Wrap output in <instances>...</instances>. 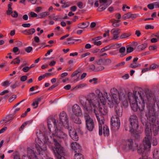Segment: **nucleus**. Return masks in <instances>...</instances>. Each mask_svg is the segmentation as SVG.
<instances>
[{
  "label": "nucleus",
  "instance_id": "obj_1",
  "mask_svg": "<svg viewBox=\"0 0 159 159\" xmlns=\"http://www.w3.org/2000/svg\"><path fill=\"white\" fill-rule=\"evenodd\" d=\"M80 102L84 111L90 113L93 111L99 123V133L101 135L102 125L104 124L105 121L103 115H106L108 112L107 109L104 106L105 104L101 103L93 93L88 95L85 101L81 100Z\"/></svg>",
  "mask_w": 159,
  "mask_h": 159
},
{
  "label": "nucleus",
  "instance_id": "obj_2",
  "mask_svg": "<svg viewBox=\"0 0 159 159\" xmlns=\"http://www.w3.org/2000/svg\"><path fill=\"white\" fill-rule=\"evenodd\" d=\"M128 96L131 108L134 111H137L138 109L141 111H143L147 100L149 101L151 99V96L149 94H147L146 96L143 95L137 91L133 93L128 92Z\"/></svg>",
  "mask_w": 159,
  "mask_h": 159
},
{
  "label": "nucleus",
  "instance_id": "obj_3",
  "mask_svg": "<svg viewBox=\"0 0 159 159\" xmlns=\"http://www.w3.org/2000/svg\"><path fill=\"white\" fill-rule=\"evenodd\" d=\"M52 124L54 125L55 129L52 134L53 137H55L59 139H64L66 137V134L63 131V126H61L58 124H57L56 120L54 118H51L48 120V125L50 131H51V129Z\"/></svg>",
  "mask_w": 159,
  "mask_h": 159
},
{
  "label": "nucleus",
  "instance_id": "obj_4",
  "mask_svg": "<svg viewBox=\"0 0 159 159\" xmlns=\"http://www.w3.org/2000/svg\"><path fill=\"white\" fill-rule=\"evenodd\" d=\"M146 115L149 120L152 126L153 134L155 136L158 133L159 128V121H156L155 113L152 108L148 109V112H146Z\"/></svg>",
  "mask_w": 159,
  "mask_h": 159
},
{
  "label": "nucleus",
  "instance_id": "obj_5",
  "mask_svg": "<svg viewBox=\"0 0 159 159\" xmlns=\"http://www.w3.org/2000/svg\"><path fill=\"white\" fill-rule=\"evenodd\" d=\"M129 120V131L133 134L135 138L139 139L140 138V134L143 131V130L142 129L139 131H137L139 126L137 117L135 115L131 116Z\"/></svg>",
  "mask_w": 159,
  "mask_h": 159
},
{
  "label": "nucleus",
  "instance_id": "obj_6",
  "mask_svg": "<svg viewBox=\"0 0 159 159\" xmlns=\"http://www.w3.org/2000/svg\"><path fill=\"white\" fill-rule=\"evenodd\" d=\"M36 144H35V148L37 150V153L39 155L43 154V153L47 149V144L49 145L51 143V141L48 137L44 138L43 142L41 141L40 139L39 138L36 140Z\"/></svg>",
  "mask_w": 159,
  "mask_h": 159
},
{
  "label": "nucleus",
  "instance_id": "obj_7",
  "mask_svg": "<svg viewBox=\"0 0 159 159\" xmlns=\"http://www.w3.org/2000/svg\"><path fill=\"white\" fill-rule=\"evenodd\" d=\"M114 90H115V93H112V95L113 100L114 102L117 105V104H118L121 101L124 106L127 107L128 105V102L124 93L122 92L119 93L116 89H114Z\"/></svg>",
  "mask_w": 159,
  "mask_h": 159
},
{
  "label": "nucleus",
  "instance_id": "obj_8",
  "mask_svg": "<svg viewBox=\"0 0 159 159\" xmlns=\"http://www.w3.org/2000/svg\"><path fill=\"white\" fill-rule=\"evenodd\" d=\"M54 147L52 148V150L57 159H65L62 156L65 154V150L63 147L57 140L53 139Z\"/></svg>",
  "mask_w": 159,
  "mask_h": 159
},
{
  "label": "nucleus",
  "instance_id": "obj_9",
  "mask_svg": "<svg viewBox=\"0 0 159 159\" xmlns=\"http://www.w3.org/2000/svg\"><path fill=\"white\" fill-rule=\"evenodd\" d=\"M151 139V138L148 137H145L144 138L143 140L144 148H141L140 147H139L138 149V151L139 153H142L145 150L148 151L150 150L152 144L150 140Z\"/></svg>",
  "mask_w": 159,
  "mask_h": 159
},
{
  "label": "nucleus",
  "instance_id": "obj_10",
  "mask_svg": "<svg viewBox=\"0 0 159 159\" xmlns=\"http://www.w3.org/2000/svg\"><path fill=\"white\" fill-rule=\"evenodd\" d=\"M123 148L126 150H131L134 151L138 149V144L134 142L131 139H128L123 143Z\"/></svg>",
  "mask_w": 159,
  "mask_h": 159
},
{
  "label": "nucleus",
  "instance_id": "obj_11",
  "mask_svg": "<svg viewBox=\"0 0 159 159\" xmlns=\"http://www.w3.org/2000/svg\"><path fill=\"white\" fill-rule=\"evenodd\" d=\"M60 121H57V124H59L61 126L68 127L69 126V120L68 116L64 111L61 113L59 115Z\"/></svg>",
  "mask_w": 159,
  "mask_h": 159
},
{
  "label": "nucleus",
  "instance_id": "obj_12",
  "mask_svg": "<svg viewBox=\"0 0 159 159\" xmlns=\"http://www.w3.org/2000/svg\"><path fill=\"white\" fill-rule=\"evenodd\" d=\"M108 104L110 107H112L115 106V110L116 115L114 116L117 117H121L122 115V109L121 107L119 106L118 104L117 105L114 102L113 99H108Z\"/></svg>",
  "mask_w": 159,
  "mask_h": 159
},
{
  "label": "nucleus",
  "instance_id": "obj_13",
  "mask_svg": "<svg viewBox=\"0 0 159 159\" xmlns=\"http://www.w3.org/2000/svg\"><path fill=\"white\" fill-rule=\"evenodd\" d=\"M111 122V129L114 131L117 130L120 125V121L119 118L117 116H112Z\"/></svg>",
  "mask_w": 159,
  "mask_h": 159
},
{
  "label": "nucleus",
  "instance_id": "obj_14",
  "mask_svg": "<svg viewBox=\"0 0 159 159\" xmlns=\"http://www.w3.org/2000/svg\"><path fill=\"white\" fill-rule=\"evenodd\" d=\"M84 118L85 120L86 127L90 131L93 130L94 127V123L93 120L90 116L88 115H85Z\"/></svg>",
  "mask_w": 159,
  "mask_h": 159
},
{
  "label": "nucleus",
  "instance_id": "obj_15",
  "mask_svg": "<svg viewBox=\"0 0 159 159\" xmlns=\"http://www.w3.org/2000/svg\"><path fill=\"white\" fill-rule=\"evenodd\" d=\"M72 111L76 116H80L82 114V111L80 107L76 104L74 105L73 106Z\"/></svg>",
  "mask_w": 159,
  "mask_h": 159
},
{
  "label": "nucleus",
  "instance_id": "obj_16",
  "mask_svg": "<svg viewBox=\"0 0 159 159\" xmlns=\"http://www.w3.org/2000/svg\"><path fill=\"white\" fill-rule=\"evenodd\" d=\"M95 93L100 100L99 102L103 105L106 104L105 99L100 91L99 89H97L95 91Z\"/></svg>",
  "mask_w": 159,
  "mask_h": 159
},
{
  "label": "nucleus",
  "instance_id": "obj_17",
  "mask_svg": "<svg viewBox=\"0 0 159 159\" xmlns=\"http://www.w3.org/2000/svg\"><path fill=\"white\" fill-rule=\"evenodd\" d=\"M27 156L30 158L32 159H37V156L34 150L30 148L27 149Z\"/></svg>",
  "mask_w": 159,
  "mask_h": 159
},
{
  "label": "nucleus",
  "instance_id": "obj_18",
  "mask_svg": "<svg viewBox=\"0 0 159 159\" xmlns=\"http://www.w3.org/2000/svg\"><path fill=\"white\" fill-rule=\"evenodd\" d=\"M110 32L113 36L112 39L117 40L118 35L120 33V30L118 28H114L112 29Z\"/></svg>",
  "mask_w": 159,
  "mask_h": 159
},
{
  "label": "nucleus",
  "instance_id": "obj_19",
  "mask_svg": "<svg viewBox=\"0 0 159 159\" xmlns=\"http://www.w3.org/2000/svg\"><path fill=\"white\" fill-rule=\"evenodd\" d=\"M72 148L75 152H79L81 150L80 146L76 142H73L71 143Z\"/></svg>",
  "mask_w": 159,
  "mask_h": 159
},
{
  "label": "nucleus",
  "instance_id": "obj_20",
  "mask_svg": "<svg viewBox=\"0 0 159 159\" xmlns=\"http://www.w3.org/2000/svg\"><path fill=\"white\" fill-rule=\"evenodd\" d=\"M70 136L72 139L75 141H77L79 139V137L77 133L75 130H70L69 133Z\"/></svg>",
  "mask_w": 159,
  "mask_h": 159
},
{
  "label": "nucleus",
  "instance_id": "obj_21",
  "mask_svg": "<svg viewBox=\"0 0 159 159\" xmlns=\"http://www.w3.org/2000/svg\"><path fill=\"white\" fill-rule=\"evenodd\" d=\"M135 18V15L131 14L130 12H128L126 14H125L122 17V19L123 20L130 18H131L132 19H133Z\"/></svg>",
  "mask_w": 159,
  "mask_h": 159
},
{
  "label": "nucleus",
  "instance_id": "obj_22",
  "mask_svg": "<svg viewBox=\"0 0 159 159\" xmlns=\"http://www.w3.org/2000/svg\"><path fill=\"white\" fill-rule=\"evenodd\" d=\"M145 133L146 135V137L151 138L152 131L151 128H150L149 125H146L145 129Z\"/></svg>",
  "mask_w": 159,
  "mask_h": 159
},
{
  "label": "nucleus",
  "instance_id": "obj_23",
  "mask_svg": "<svg viewBox=\"0 0 159 159\" xmlns=\"http://www.w3.org/2000/svg\"><path fill=\"white\" fill-rule=\"evenodd\" d=\"M35 32V30L34 28H31L24 30L22 33L25 35H30L33 34Z\"/></svg>",
  "mask_w": 159,
  "mask_h": 159
},
{
  "label": "nucleus",
  "instance_id": "obj_24",
  "mask_svg": "<svg viewBox=\"0 0 159 159\" xmlns=\"http://www.w3.org/2000/svg\"><path fill=\"white\" fill-rule=\"evenodd\" d=\"M103 125L104 124H102V125ZM102 133H103V134L104 135V136H108L109 135V130L108 127L107 126L105 125L103 126V132H102ZM99 135H100L99 134Z\"/></svg>",
  "mask_w": 159,
  "mask_h": 159
},
{
  "label": "nucleus",
  "instance_id": "obj_25",
  "mask_svg": "<svg viewBox=\"0 0 159 159\" xmlns=\"http://www.w3.org/2000/svg\"><path fill=\"white\" fill-rule=\"evenodd\" d=\"M41 100L42 98H39L33 102L32 105V106L34 107V109H36L38 107V104L39 102L41 101Z\"/></svg>",
  "mask_w": 159,
  "mask_h": 159
},
{
  "label": "nucleus",
  "instance_id": "obj_26",
  "mask_svg": "<svg viewBox=\"0 0 159 159\" xmlns=\"http://www.w3.org/2000/svg\"><path fill=\"white\" fill-rule=\"evenodd\" d=\"M148 47V44L146 43L139 45L137 48L138 51H141L145 49Z\"/></svg>",
  "mask_w": 159,
  "mask_h": 159
},
{
  "label": "nucleus",
  "instance_id": "obj_27",
  "mask_svg": "<svg viewBox=\"0 0 159 159\" xmlns=\"http://www.w3.org/2000/svg\"><path fill=\"white\" fill-rule=\"evenodd\" d=\"M79 116H71L73 121L75 123L78 124H80L81 123V120L78 117Z\"/></svg>",
  "mask_w": 159,
  "mask_h": 159
},
{
  "label": "nucleus",
  "instance_id": "obj_28",
  "mask_svg": "<svg viewBox=\"0 0 159 159\" xmlns=\"http://www.w3.org/2000/svg\"><path fill=\"white\" fill-rule=\"evenodd\" d=\"M119 52L121 53L120 56L121 57H122L125 55L126 54L125 53V47H122L119 49Z\"/></svg>",
  "mask_w": 159,
  "mask_h": 159
},
{
  "label": "nucleus",
  "instance_id": "obj_29",
  "mask_svg": "<svg viewBox=\"0 0 159 159\" xmlns=\"http://www.w3.org/2000/svg\"><path fill=\"white\" fill-rule=\"evenodd\" d=\"M89 25V24L87 23L83 22L78 24V27L79 28L83 29L87 27Z\"/></svg>",
  "mask_w": 159,
  "mask_h": 159
},
{
  "label": "nucleus",
  "instance_id": "obj_30",
  "mask_svg": "<svg viewBox=\"0 0 159 159\" xmlns=\"http://www.w3.org/2000/svg\"><path fill=\"white\" fill-rule=\"evenodd\" d=\"M120 21V20H116L115 19H113L111 21L113 26L115 27L119 26L120 25V24L119 23Z\"/></svg>",
  "mask_w": 159,
  "mask_h": 159
},
{
  "label": "nucleus",
  "instance_id": "obj_31",
  "mask_svg": "<svg viewBox=\"0 0 159 159\" xmlns=\"http://www.w3.org/2000/svg\"><path fill=\"white\" fill-rule=\"evenodd\" d=\"M107 7V6L103 3H100V6L97 10L99 11H101L105 9Z\"/></svg>",
  "mask_w": 159,
  "mask_h": 159
},
{
  "label": "nucleus",
  "instance_id": "obj_32",
  "mask_svg": "<svg viewBox=\"0 0 159 159\" xmlns=\"http://www.w3.org/2000/svg\"><path fill=\"white\" fill-rule=\"evenodd\" d=\"M49 11H45L40 13L39 15V18H42L49 15Z\"/></svg>",
  "mask_w": 159,
  "mask_h": 159
},
{
  "label": "nucleus",
  "instance_id": "obj_33",
  "mask_svg": "<svg viewBox=\"0 0 159 159\" xmlns=\"http://www.w3.org/2000/svg\"><path fill=\"white\" fill-rule=\"evenodd\" d=\"M99 1L100 3H103L107 7L109 6L111 3V0H100Z\"/></svg>",
  "mask_w": 159,
  "mask_h": 159
},
{
  "label": "nucleus",
  "instance_id": "obj_34",
  "mask_svg": "<svg viewBox=\"0 0 159 159\" xmlns=\"http://www.w3.org/2000/svg\"><path fill=\"white\" fill-rule=\"evenodd\" d=\"M131 35V34L129 33H124L122 34L120 37L121 39H124L129 37Z\"/></svg>",
  "mask_w": 159,
  "mask_h": 159
},
{
  "label": "nucleus",
  "instance_id": "obj_35",
  "mask_svg": "<svg viewBox=\"0 0 159 159\" xmlns=\"http://www.w3.org/2000/svg\"><path fill=\"white\" fill-rule=\"evenodd\" d=\"M20 62V59L19 57H17L16 58L14 59L11 62V64H19Z\"/></svg>",
  "mask_w": 159,
  "mask_h": 159
},
{
  "label": "nucleus",
  "instance_id": "obj_36",
  "mask_svg": "<svg viewBox=\"0 0 159 159\" xmlns=\"http://www.w3.org/2000/svg\"><path fill=\"white\" fill-rule=\"evenodd\" d=\"M75 159H83V156L81 154L77 153L75 155Z\"/></svg>",
  "mask_w": 159,
  "mask_h": 159
},
{
  "label": "nucleus",
  "instance_id": "obj_37",
  "mask_svg": "<svg viewBox=\"0 0 159 159\" xmlns=\"http://www.w3.org/2000/svg\"><path fill=\"white\" fill-rule=\"evenodd\" d=\"M153 156L155 159H159V152L158 150H157L154 152Z\"/></svg>",
  "mask_w": 159,
  "mask_h": 159
},
{
  "label": "nucleus",
  "instance_id": "obj_38",
  "mask_svg": "<svg viewBox=\"0 0 159 159\" xmlns=\"http://www.w3.org/2000/svg\"><path fill=\"white\" fill-rule=\"evenodd\" d=\"M11 84L10 81L7 80L2 83L1 84L2 85L3 87H7L9 86Z\"/></svg>",
  "mask_w": 159,
  "mask_h": 159
},
{
  "label": "nucleus",
  "instance_id": "obj_39",
  "mask_svg": "<svg viewBox=\"0 0 159 159\" xmlns=\"http://www.w3.org/2000/svg\"><path fill=\"white\" fill-rule=\"evenodd\" d=\"M20 85V83L18 81H16L15 82L14 84L11 85V87L12 89H14L16 88V87L19 86Z\"/></svg>",
  "mask_w": 159,
  "mask_h": 159
},
{
  "label": "nucleus",
  "instance_id": "obj_40",
  "mask_svg": "<svg viewBox=\"0 0 159 159\" xmlns=\"http://www.w3.org/2000/svg\"><path fill=\"white\" fill-rule=\"evenodd\" d=\"M141 66V64H137L136 63H132L131 64L129 67L131 68H134L138 67H139Z\"/></svg>",
  "mask_w": 159,
  "mask_h": 159
},
{
  "label": "nucleus",
  "instance_id": "obj_41",
  "mask_svg": "<svg viewBox=\"0 0 159 159\" xmlns=\"http://www.w3.org/2000/svg\"><path fill=\"white\" fill-rule=\"evenodd\" d=\"M159 67V66L156 64H152L150 66V70H153Z\"/></svg>",
  "mask_w": 159,
  "mask_h": 159
},
{
  "label": "nucleus",
  "instance_id": "obj_42",
  "mask_svg": "<svg viewBox=\"0 0 159 159\" xmlns=\"http://www.w3.org/2000/svg\"><path fill=\"white\" fill-rule=\"evenodd\" d=\"M87 86V84H82L77 85L75 88L76 89H79L84 88Z\"/></svg>",
  "mask_w": 159,
  "mask_h": 159
},
{
  "label": "nucleus",
  "instance_id": "obj_43",
  "mask_svg": "<svg viewBox=\"0 0 159 159\" xmlns=\"http://www.w3.org/2000/svg\"><path fill=\"white\" fill-rule=\"evenodd\" d=\"M111 47V46H110V45H108L107 46H105V47L101 49V51L102 52H103L105 51L110 49Z\"/></svg>",
  "mask_w": 159,
  "mask_h": 159
},
{
  "label": "nucleus",
  "instance_id": "obj_44",
  "mask_svg": "<svg viewBox=\"0 0 159 159\" xmlns=\"http://www.w3.org/2000/svg\"><path fill=\"white\" fill-rule=\"evenodd\" d=\"M134 48L133 47L128 46L127 47L126 52L127 53H130L132 52L134 50Z\"/></svg>",
  "mask_w": 159,
  "mask_h": 159
},
{
  "label": "nucleus",
  "instance_id": "obj_45",
  "mask_svg": "<svg viewBox=\"0 0 159 159\" xmlns=\"http://www.w3.org/2000/svg\"><path fill=\"white\" fill-rule=\"evenodd\" d=\"M151 142H152V145L153 146H156L157 144V142L156 138H153L152 139H151Z\"/></svg>",
  "mask_w": 159,
  "mask_h": 159
},
{
  "label": "nucleus",
  "instance_id": "obj_46",
  "mask_svg": "<svg viewBox=\"0 0 159 159\" xmlns=\"http://www.w3.org/2000/svg\"><path fill=\"white\" fill-rule=\"evenodd\" d=\"M17 96L16 95H12L9 99V102H12L16 98Z\"/></svg>",
  "mask_w": 159,
  "mask_h": 159
},
{
  "label": "nucleus",
  "instance_id": "obj_47",
  "mask_svg": "<svg viewBox=\"0 0 159 159\" xmlns=\"http://www.w3.org/2000/svg\"><path fill=\"white\" fill-rule=\"evenodd\" d=\"M28 122H25L23 123L19 129V130L21 131L24 129L25 127L27 124Z\"/></svg>",
  "mask_w": 159,
  "mask_h": 159
},
{
  "label": "nucleus",
  "instance_id": "obj_48",
  "mask_svg": "<svg viewBox=\"0 0 159 159\" xmlns=\"http://www.w3.org/2000/svg\"><path fill=\"white\" fill-rule=\"evenodd\" d=\"M147 7L150 10L153 9L155 7L154 2L152 3L148 4Z\"/></svg>",
  "mask_w": 159,
  "mask_h": 159
},
{
  "label": "nucleus",
  "instance_id": "obj_49",
  "mask_svg": "<svg viewBox=\"0 0 159 159\" xmlns=\"http://www.w3.org/2000/svg\"><path fill=\"white\" fill-rule=\"evenodd\" d=\"M71 5V3L69 2H67L65 3L62 6V7L63 8H66V7H69Z\"/></svg>",
  "mask_w": 159,
  "mask_h": 159
},
{
  "label": "nucleus",
  "instance_id": "obj_50",
  "mask_svg": "<svg viewBox=\"0 0 159 159\" xmlns=\"http://www.w3.org/2000/svg\"><path fill=\"white\" fill-rule=\"evenodd\" d=\"M13 11H12V8H8V10L7 11L6 13L8 15H11Z\"/></svg>",
  "mask_w": 159,
  "mask_h": 159
},
{
  "label": "nucleus",
  "instance_id": "obj_51",
  "mask_svg": "<svg viewBox=\"0 0 159 159\" xmlns=\"http://www.w3.org/2000/svg\"><path fill=\"white\" fill-rule=\"evenodd\" d=\"M32 50V48L31 47H28L26 48L25 50L28 53L30 52Z\"/></svg>",
  "mask_w": 159,
  "mask_h": 159
},
{
  "label": "nucleus",
  "instance_id": "obj_52",
  "mask_svg": "<svg viewBox=\"0 0 159 159\" xmlns=\"http://www.w3.org/2000/svg\"><path fill=\"white\" fill-rule=\"evenodd\" d=\"M13 13L11 14V16L13 17L16 18L18 16V13L16 11H14Z\"/></svg>",
  "mask_w": 159,
  "mask_h": 159
},
{
  "label": "nucleus",
  "instance_id": "obj_53",
  "mask_svg": "<svg viewBox=\"0 0 159 159\" xmlns=\"http://www.w3.org/2000/svg\"><path fill=\"white\" fill-rule=\"evenodd\" d=\"M102 43L101 41H97L94 40L93 42V43L95 45H97V46H99Z\"/></svg>",
  "mask_w": 159,
  "mask_h": 159
},
{
  "label": "nucleus",
  "instance_id": "obj_54",
  "mask_svg": "<svg viewBox=\"0 0 159 159\" xmlns=\"http://www.w3.org/2000/svg\"><path fill=\"white\" fill-rule=\"evenodd\" d=\"M104 69V67L102 66H98L96 68V70L97 71H100Z\"/></svg>",
  "mask_w": 159,
  "mask_h": 159
},
{
  "label": "nucleus",
  "instance_id": "obj_55",
  "mask_svg": "<svg viewBox=\"0 0 159 159\" xmlns=\"http://www.w3.org/2000/svg\"><path fill=\"white\" fill-rule=\"evenodd\" d=\"M145 28L146 30L149 29H153L154 28V27L151 25H147L145 27Z\"/></svg>",
  "mask_w": 159,
  "mask_h": 159
},
{
  "label": "nucleus",
  "instance_id": "obj_56",
  "mask_svg": "<svg viewBox=\"0 0 159 159\" xmlns=\"http://www.w3.org/2000/svg\"><path fill=\"white\" fill-rule=\"evenodd\" d=\"M135 34L137 37H139L141 35V33L140 31L138 30H137L135 31Z\"/></svg>",
  "mask_w": 159,
  "mask_h": 159
},
{
  "label": "nucleus",
  "instance_id": "obj_57",
  "mask_svg": "<svg viewBox=\"0 0 159 159\" xmlns=\"http://www.w3.org/2000/svg\"><path fill=\"white\" fill-rule=\"evenodd\" d=\"M30 69L29 67L25 66L22 69V70L25 72H28Z\"/></svg>",
  "mask_w": 159,
  "mask_h": 159
},
{
  "label": "nucleus",
  "instance_id": "obj_58",
  "mask_svg": "<svg viewBox=\"0 0 159 159\" xmlns=\"http://www.w3.org/2000/svg\"><path fill=\"white\" fill-rule=\"evenodd\" d=\"M42 7H37L35 10V11L37 13L39 12H40L42 10Z\"/></svg>",
  "mask_w": 159,
  "mask_h": 159
},
{
  "label": "nucleus",
  "instance_id": "obj_59",
  "mask_svg": "<svg viewBox=\"0 0 159 159\" xmlns=\"http://www.w3.org/2000/svg\"><path fill=\"white\" fill-rule=\"evenodd\" d=\"M77 6L80 9H82L84 7L83 4L81 2H79L77 3Z\"/></svg>",
  "mask_w": 159,
  "mask_h": 159
},
{
  "label": "nucleus",
  "instance_id": "obj_60",
  "mask_svg": "<svg viewBox=\"0 0 159 159\" xmlns=\"http://www.w3.org/2000/svg\"><path fill=\"white\" fill-rule=\"evenodd\" d=\"M27 79V77L26 75L21 76L20 78V80L21 81L24 82L26 81Z\"/></svg>",
  "mask_w": 159,
  "mask_h": 159
},
{
  "label": "nucleus",
  "instance_id": "obj_61",
  "mask_svg": "<svg viewBox=\"0 0 159 159\" xmlns=\"http://www.w3.org/2000/svg\"><path fill=\"white\" fill-rule=\"evenodd\" d=\"M157 47L155 45L150 46L149 47V49L150 50H152L156 49Z\"/></svg>",
  "mask_w": 159,
  "mask_h": 159
},
{
  "label": "nucleus",
  "instance_id": "obj_62",
  "mask_svg": "<svg viewBox=\"0 0 159 159\" xmlns=\"http://www.w3.org/2000/svg\"><path fill=\"white\" fill-rule=\"evenodd\" d=\"M125 61H123L121 62H120V63H119L117 64L116 65V67H119V66H122L125 65Z\"/></svg>",
  "mask_w": 159,
  "mask_h": 159
},
{
  "label": "nucleus",
  "instance_id": "obj_63",
  "mask_svg": "<svg viewBox=\"0 0 159 159\" xmlns=\"http://www.w3.org/2000/svg\"><path fill=\"white\" fill-rule=\"evenodd\" d=\"M155 8H159V1L154 2Z\"/></svg>",
  "mask_w": 159,
  "mask_h": 159
},
{
  "label": "nucleus",
  "instance_id": "obj_64",
  "mask_svg": "<svg viewBox=\"0 0 159 159\" xmlns=\"http://www.w3.org/2000/svg\"><path fill=\"white\" fill-rule=\"evenodd\" d=\"M97 63L98 65H102L103 63V60L102 59H99L97 61Z\"/></svg>",
  "mask_w": 159,
  "mask_h": 159
}]
</instances>
